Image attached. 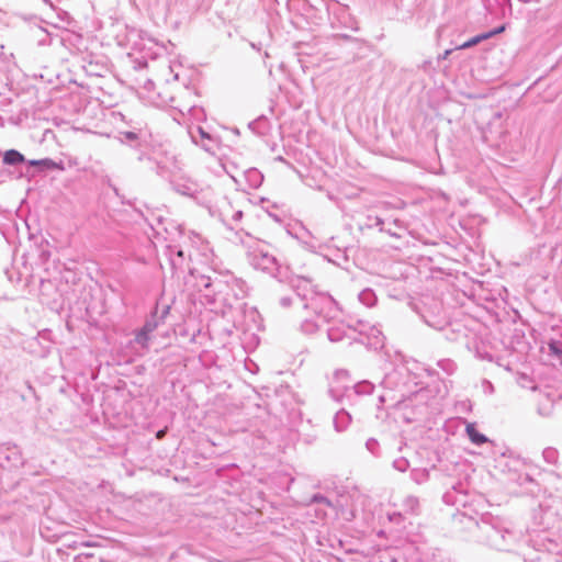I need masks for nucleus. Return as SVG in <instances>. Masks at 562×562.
I'll return each mask as SVG.
<instances>
[{
    "mask_svg": "<svg viewBox=\"0 0 562 562\" xmlns=\"http://www.w3.org/2000/svg\"><path fill=\"white\" fill-rule=\"evenodd\" d=\"M367 450L372 453L374 457L380 456V445L379 441L374 438H369L366 442Z\"/></svg>",
    "mask_w": 562,
    "mask_h": 562,
    "instance_id": "33",
    "label": "nucleus"
},
{
    "mask_svg": "<svg viewBox=\"0 0 562 562\" xmlns=\"http://www.w3.org/2000/svg\"><path fill=\"white\" fill-rule=\"evenodd\" d=\"M164 434H165V431H164V430H159V431L157 432V437H158V438H161V437L164 436Z\"/></svg>",
    "mask_w": 562,
    "mask_h": 562,
    "instance_id": "48",
    "label": "nucleus"
},
{
    "mask_svg": "<svg viewBox=\"0 0 562 562\" xmlns=\"http://www.w3.org/2000/svg\"><path fill=\"white\" fill-rule=\"evenodd\" d=\"M167 249L171 268L175 271H183L187 266V252L177 245H169Z\"/></svg>",
    "mask_w": 562,
    "mask_h": 562,
    "instance_id": "15",
    "label": "nucleus"
},
{
    "mask_svg": "<svg viewBox=\"0 0 562 562\" xmlns=\"http://www.w3.org/2000/svg\"><path fill=\"white\" fill-rule=\"evenodd\" d=\"M0 48H3V45L0 43Z\"/></svg>",
    "mask_w": 562,
    "mask_h": 562,
    "instance_id": "51",
    "label": "nucleus"
},
{
    "mask_svg": "<svg viewBox=\"0 0 562 562\" xmlns=\"http://www.w3.org/2000/svg\"><path fill=\"white\" fill-rule=\"evenodd\" d=\"M312 502H313V503H322V504H325V505H327V506H331L330 501H329L326 496H324V495H322V494H315V495L312 497Z\"/></svg>",
    "mask_w": 562,
    "mask_h": 562,
    "instance_id": "40",
    "label": "nucleus"
},
{
    "mask_svg": "<svg viewBox=\"0 0 562 562\" xmlns=\"http://www.w3.org/2000/svg\"><path fill=\"white\" fill-rule=\"evenodd\" d=\"M465 432L469 436L472 443L481 446L488 441L487 437L477 431L475 424L468 423L465 427Z\"/></svg>",
    "mask_w": 562,
    "mask_h": 562,
    "instance_id": "22",
    "label": "nucleus"
},
{
    "mask_svg": "<svg viewBox=\"0 0 562 562\" xmlns=\"http://www.w3.org/2000/svg\"><path fill=\"white\" fill-rule=\"evenodd\" d=\"M295 296L304 310L311 312V316H306L301 324V329L305 334L316 333L339 313L336 302L327 293L310 289L304 293L297 292Z\"/></svg>",
    "mask_w": 562,
    "mask_h": 562,
    "instance_id": "1",
    "label": "nucleus"
},
{
    "mask_svg": "<svg viewBox=\"0 0 562 562\" xmlns=\"http://www.w3.org/2000/svg\"><path fill=\"white\" fill-rule=\"evenodd\" d=\"M139 161H146L149 170L154 171L157 176L166 178L169 176L168 168L162 164L161 150L149 149L148 151L138 155Z\"/></svg>",
    "mask_w": 562,
    "mask_h": 562,
    "instance_id": "9",
    "label": "nucleus"
},
{
    "mask_svg": "<svg viewBox=\"0 0 562 562\" xmlns=\"http://www.w3.org/2000/svg\"><path fill=\"white\" fill-rule=\"evenodd\" d=\"M351 415L345 408L339 409L334 416V427L340 432L348 428L351 423Z\"/></svg>",
    "mask_w": 562,
    "mask_h": 562,
    "instance_id": "18",
    "label": "nucleus"
},
{
    "mask_svg": "<svg viewBox=\"0 0 562 562\" xmlns=\"http://www.w3.org/2000/svg\"><path fill=\"white\" fill-rule=\"evenodd\" d=\"M476 525L482 541L498 551H512L522 539V535L510 528L507 521L491 514H482Z\"/></svg>",
    "mask_w": 562,
    "mask_h": 562,
    "instance_id": "4",
    "label": "nucleus"
},
{
    "mask_svg": "<svg viewBox=\"0 0 562 562\" xmlns=\"http://www.w3.org/2000/svg\"><path fill=\"white\" fill-rule=\"evenodd\" d=\"M428 391L425 389H419L418 391L413 393V398H408L411 402L414 400L417 403L424 402L428 397Z\"/></svg>",
    "mask_w": 562,
    "mask_h": 562,
    "instance_id": "36",
    "label": "nucleus"
},
{
    "mask_svg": "<svg viewBox=\"0 0 562 562\" xmlns=\"http://www.w3.org/2000/svg\"><path fill=\"white\" fill-rule=\"evenodd\" d=\"M184 111H187L188 113H190L193 116H198V114L202 112V109L196 108V106H187L183 109H179V112L181 115L184 114Z\"/></svg>",
    "mask_w": 562,
    "mask_h": 562,
    "instance_id": "39",
    "label": "nucleus"
},
{
    "mask_svg": "<svg viewBox=\"0 0 562 562\" xmlns=\"http://www.w3.org/2000/svg\"><path fill=\"white\" fill-rule=\"evenodd\" d=\"M402 507L406 513L417 514L419 509V499L414 495H408L403 499Z\"/></svg>",
    "mask_w": 562,
    "mask_h": 562,
    "instance_id": "27",
    "label": "nucleus"
},
{
    "mask_svg": "<svg viewBox=\"0 0 562 562\" xmlns=\"http://www.w3.org/2000/svg\"><path fill=\"white\" fill-rule=\"evenodd\" d=\"M196 286L203 292V297L209 304H213L217 300L227 303L228 296L241 300L248 292L246 282L231 272L220 273L214 271L209 276L201 274L196 279Z\"/></svg>",
    "mask_w": 562,
    "mask_h": 562,
    "instance_id": "2",
    "label": "nucleus"
},
{
    "mask_svg": "<svg viewBox=\"0 0 562 562\" xmlns=\"http://www.w3.org/2000/svg\"><path fill=\"white\" fill-rule=\"evenodd\" d=\"M347 378L348 372L346 370H338L335 372L334 380L329 389V394L335 401L355 405L361 397L372 394L374 385L370 381L363 380L352 386L342 385L341 382Z\"/></svg>",
    "mask_w": 562,
    "mask_h": 562,
    "instance_id": "5",
    "label": "nucleus"
},
{
    "mask_svg": "<svg viewBox=\"0 0 562 562\" xmlns=\"http://www.w3.org/2000/svg\"><path fill=\"white\" fill-rule=\"evenodd\" d=\"M538 526L544 530L558 528L562 521V499L559 497L546 498L533 513Z\"/></svg>",
    "mask_w": 562,
    "mask_h": 562,
    "instance_id": "8",
    "label": "nucleus"
},
{
    "mask_svg": "<svg viewBox=\"0 0 562 562\" xmlns=\"http://www.w3.org/2000/svg\"><path fill=\"white\" fill-rule=\"evenodd\" d=\"M241 217H243V212L241 211H236V212H234V214L232 216V220L234 222H238V221L241 220Z\"/></svg>",
    "mask_w": 562,
    "mask_h": 562,
    "instance_id": "42",
    "label": "nucleus"
},
{
    "mask_svg": "<svg viewBox=\"0 0 562 562\" xmlns=\"http://www.w3.org/2000/svg\"><path fill=\"white\" fill-rule=\"evenodd\" d=\"M550 353L557 357L562 362V338H551L548 342Z\"/></svg>",
    "mask_w": 562,
    "mask_h": 562,
    "instance_id": "30",
    "label": "nucleus"
},
{
    "mask_svg": "<svg viewBox=\"0 0 562 562\" xmlns=\"http://www.w3.org/2000/svg\"><path fill=\"white\" fill-rule=\"evenodd\" d=\"M404 231L405 227L402 226L398 220H394L392 223H387V226L383 225V227H380V232H385L390 236L396 238H401L403 236Z\"/></svg>",
    "mask_w": 562,
    "mask_h": 562,
    "instance_id": "23",
    "label": "nucleus"
},
{
    "mask_svg": "<svg viewBox=\"0 0 562 562\" xmlns=\"http://www.w3.org/2000/svg\"><path fill=\"white\" fill-rule=\"evenodd\" d=\"M159 307L156 306L155 311L150 314L149 317L145 321V324L143 325V328L149 333H154L158 326L164 323L166 316L169 313V306H164L160 315H158Z\"/></svg>",
    "mask_w": 562,
    "mask_h": 562,
    "instance_id": "16",
    "label": "nucleus"
},
{
    "mask_svg": "<svg viewBox=\"0 0 562 562\" xmlns=\"http://www.w3.org/2000/svg\"><path fill=\"white\" fill-rule=\"evenodd\" d=\"M411 477L413 481H415L416 483L420 484L423 482H425L428 477V472L426 470H418V469H414L412 472H411Z\"/></svg>",
    "mask_w": 562,
    "mask_h": 562,
    "instance_id": "34",
    "label": "nucleus"
},
{
    "mask_svg": "<svg viewBox=\"0 0 562 562\" xmlns=\"http://www.w3.org/2000/svg\"><path fill=\"white\" fill-rule=\"evenodd\" d=\"M117 139L125 145H128L133 148L139 149V154L148 151L150 148L146 140V134L142 131H123L119 132Z\"/></svg>",
    "mask_w": 562,
    "mask_h": 562,
    "instance_id": "11",
    "label": "nucleus"
},
{
    "mask_svg": "<svg viewBox=\"0 0 562 562\" xmlns=\"http://www.w3.org/2000/svg\"><path fill=\"white\" fill-rule=\"evenodd\" d=\"M542 457L547 463L555 464L559 459V453H558L557 449H554L552 447H548L543 450Z\"/></svg>",
    "mask_w": 562,
    "mask_h": 562,
    "instance_id": "32",
    "label": "nucleus"
},
{
    "mask_svg": "<svg viewBox=\"0 0 562 562\" xmlns=\"http://www.w3.org/2000/svg\"><path fill=\"white\" fill-rule=\"evenodd\" d=\"M293 302V297L292 296H282L280 299V305L282 307H289Z\"/></svg>",
    "mask_w": 562,
    "mask_h": 562,
    "instance_id": "41",
    "label": "nucleus"
},
{
    "mask_svg": "<svg viewBox=\"0 0 562 562\" xmlns=\"http://www.w3.org/2000/svg\"><path fill=\"white\" fill-rule=\"evenodd\" d=\"M327 10L341 26L353 31L358 30L357 21L349 14L346 5L335 2L328 5Z\"/></svg>",
    "mask_w": 562,
    "mask_h": 562,
    "instance_id": "13",
    "label": "nucleus"
},
{
    "mask_svg": "<svg viewBox=\"0 0 562 562\" xmlns=\"http://www.w3.org/2000/svg\"><path fill=\"white\" fill-rule=\"evenodd\" d=\"M24 160V156L15 149H9L3 155V162L9 166H16L22 164Z\"/></svg>",
    "mask_w": 562,
    "mask_h": 562,
    "instance_id": "24",
    "label": "nucleus"
},
{
    "mask_svg": "<svg viewBox=\"0 0 562 562\" xmlns=\"http://www.w3.org/2000/svg\"><path fill=\"white\" fill-rule=\"evenodd\" d=\"M442 499L447 505L467 507L468 496L464 485L462 483L453 485L451 490L443 494Z\"/></svg>",
    "mask_w": 562,
    "mask_h": 562,
    "instance_id": "14",
    "label": "nucleus"
},
{
    "mask_svg": "<svg viewBox=\"0 0 562 562\" xmlns=\"http://www.w3.org/2000/svg\"><path fill=\"white\" fill-rule=\"evenodd\" d=\"M446 337L451 340L464 345L471 349L474 342V335L462 324L454 323L446 330Z\"/></svg>",
    "mask_w": 562,
    "mask_h": 562,
    "instance_id": "10",
    "label": "nucleus"
},
{
    "mask_svg": "<svg viewBox=\"0 0 562 562\" xmlns=\"http://www.w3.org/2000/svg\"><path fill=\"white\" fill-rule=\"evenodd\" d=\"M190 135L195 144H201L205 149H209L207 145L202 142L204 139L211 140V136L201 126H196L194 130H191Z\"/></svg>",
    "mask_w": 562,
    "mask_h": 562,
    "instance_id": "26",
    "label": "nucleus"
},
{
    "mask_svg": "<svg viewBox=\"0 0 562 562\" xmlns=\"http://www.w3.org/2000/svg\"><path fill=\"white\" fill-rule=\"evenodd\" d=\"M244 176L251 189H258L262 184L263 175L256 168H249Z\"/></svg>",
    "mask_w": 562,
    "mask_h": 562,
    "instance_id": "21",
    "label": "nucleus"
},
{
    "mask_svg": "<svg viewBox=\"0 0 562 562\" xmlns=\"http://www.w3.org/2000/svg\"><path fill=\"white\" fill-rule=\"evenodd\" d=\"M151 333L145 330L143 327L139 328L134 338V342L138 345L143 350H147L149 348Z\"/></svg>",
    "mask_w": 562,
    "mask_h": 562,
    "instance_id": "25",
    "label": "nucleus"
},
{
    "mask_svg": "<svg viewBox=\"0 0 562 562\" xmlns=\"http://www.w3.org/2000/svg\"><path fill=\"white\" fill-rule=\"evenodd\" d=\"M359 301L368 306V307H371L375 304L376 302V295L374 293L373 290L371 289H364L362 290L360 293H359Z\"/></svg>",
    "mask_w": 562,
    "mask_h": 562,
    "instance_id": "29",
    "label": "nucleus"
},
{
    "mask_svg": "<svg viewBox=\"0 0 562 562\" xmlns=\"http://www.w3.org/2000/svg\"><path fill=\"white\" fill-rule=\"evenodd\" d=\"M502 31H504V26L494 29V30H492L490 32H486V33L479 34L476 36H473L469 41L462 43L457 48L458 49H467V48L473 47V46L477 45L479 43H481V42H483V41H485L487 38H491L492 36L501 33Z\"/></svg>",
    "mask_w": 562,
    "mask_h": 562,
    "instance_id": "17",
    "label": "nucleus"
},
{
    "mask_svg": "<svg viewBox=\"0 0 562 562\" xmlns=\"http://www.w3.org/2000/svg\"><path fill=\"white\" fill-rule=\"evenodd\" d=\"M402 376L401 370H393L385 374L384 379L381 382L383 389L393 391L400 390L398 379Z\"/></svg>",
    "mask_w": 562,
    "mask_h": 562,
    "instance_id": "20",
    "label": "nucleus"
},
{
    "mask_svg": "<svg viewBox=\"0 0 562 562\" xmlns=\"http://www.w3.org/2000/svg\"><path fill=\"white\" fill-rule=\"evenodd\" d=\"M528 552H521L528 562H562V541L549 533L538 535Z\"/></svg>",
    "mask_w": 562,
    "mask_h": 562,
    "instance_id": "7",
    "label": "nucleus"
},
{
    "mask_svg": "<svg viewBox=\"0 0 562 562\" xmlns=\"http://www.w3.org/2000/svg\"><path fill=\"white\" fill-rule=\"evenodd\" d=\"M383 225H386V222L382 217L372 215H368L364 223L366 228H378L379 231Z\"/></svg>",
    "mask_w": 562,
    "mask_h": 562,
    "instance_id": "31",
    "label": "nucleus"
},
{
    "mask_svg": "<svg viewBox=\"0 0 562 562\" xmlns=\"http://www.w3.org/2000/svg\"><path fill=\"white\" fill-rule=\"evenodd\" d=\"M265 57L266 58L270 57L268 52H265Z\"/></svg>",
    "mask_w": 562,
    "mask_h": 562,
    "instance_id": "50",
    "label": "nucleus"
},
{
    "mask_svg": "<svg viewBox=\"0 0 562 562\" xmlns=\"http://www.w3.org/2000/svg\"><path fill=\"white\" fill-rule=\"evenodd\" d=\"M402 387H405V384H402V386L400 385V390L397 389V391L401 392V398L405 402V393L402 391Z\"/></svg>",
    "mask_w": 562,
    "mask_h": 562,
    "instance_id": "45",
    "label": "nucleus"
},
{
    "mask_svg": "<svg viewBox=\"0 0 562 562\" xmlns=\"http://www.w3.org/2000/svg\"><path fill=\"white\" fill-rule=\"evenodd\" d=\"M438 366L442 370H445L447 373H452L454 371V368H456L454 363L451 360H449V359L440 360L438 362Z\"/></svg>",
    "mask_w": 562,
    "mask_h": 562,
    "instance_id": "37",
    "label": "nucleus"
},
{
    "mask_svg": "<svg viewBox=\"0 0 562 562\" xmlns=\"http://www.w3.org/2000/svg\"><path fill=\"white\" fill-rule=\"evenodd\" d=\"M327 325V336L333 342L344 339L359 341L370 348L380 349L384 346V335L376 326H371L362 321H357L355 325L347 324L344 321L333 318Z\"/></svg>",
    "mask_w": 562,
    "mask_h": 562,
    "instance_id": "3",
    "label": "nucleus"
},
{
    "mask_svg": "<svg viewBox=\"0 0 562 562\" xmlns=\"http://www.w3.org/2000/svg\"><path fill=\"white\" fill-rule=\"evenodd\" d=\"M247 258L255 269L261 270L280 281L286 278V268L280 265L270 245L255 243L248 247Z\"/></svg>",
    "mask_w": 562,
    "mask_h": 562,
    "instance_id": "6",
    "label": "nucleus"
},
{
    "mask_svg": "<svg viewBox=\"0 0 562 562\" xmlns=\"http://www.w3.org/2000/svg\"><path fill=\"white\" fill-rule=\"evenodd\" d=\"M169 69H170V71H171V72H173V74H175V76H173L175 80H178V79H179V74L175 71L173 66H171V65H170V66H169Z\"/></svg>",
    "mask_w": 562,
    "mask_h": 562,
    "instance_id": "44",
    "label": "nucleus"
},
{
    "mask_svg": "<svg viewBox=\"0 0 562 562\" xmlns=\"http://www.w3.org/2000/svg\"><path fill=\"white\" fill-rule=\"evenodd\" d=\"M30 165L41 167L43 170L63 169V167L59 164L49 158L31 160Z\"/></svg>",
    "mask_w": 562,
    "mask_h": 562,
    "instance_id": "28",
    "label": "nucleus"
},
{
    "mask_svg": "<svg viewBox=\"0 0 562 562\" xmlns=\"http://www.w3.org/2000/svg\"><path fill=\"white\" fill-rule=\"evenodd\" d=\"M248 127L256 135L263 136L269 132V128H270L269 120L266 116L261 115L258 119L251 121L248 124Z\"/></svg>",
    "mask_w": 562,
    "mask_h": 562,
    "instance_id": "19",
    "label": "nucleus"
},
{
    "mask_svg": "<svg viewBox=\"0 0 562 562\" xmlns=\"http://www.w3.org/2000/svg\"><path fill=\"white\" fill-rule=\"evenodd\" d=\"M409 467V462L406 458L401 457L393 461V468L400 472H405Z\"/></svg>",
    "mask_w": 562,
    "mask_h": 562,
    "instance_id": "35",
    "label": "nucleus"
},
{
    "mask_svg": "<svg viewBox=\"0 0 562 562\" xmlns=\"http://www.w3.org/2000/svg\"><path fill=\"white\" fill-rule=\"evenodd\" d=\"M172 189L184 196L196 198L201 192V187L198 182L188 177H178L170 180Z\"/></svg>",
    "mask_w": 562,
    "mask_h": 562,
    "instance_id": "12",
    "label": "nucleus"
},
{
    "mask_svg": "<svg viewBox=\"0 0 562 562\" xmlns=\"http://www.w3.org/2000/svg\"><path fill=\"white\" fill-rule=\"evenodd\" d=\"M508 1H509V0H495V2H496L497 4H503V3L508 2Z\"/></svg>",
    "mask_w": 562,
    "mask_h": 562,
    "instance_id": "46",
    "label": "nucleus"
},
{
    "mask_svg": "<svg viewBox=\"0 0 562 562\" xmlns=\"http://www.w3.org/2000/svg\"><path fill=\"white\" fill-rule=\"evenodd\" d=\"M387 401H396V402H401L402 400H396L395 397H391L389 396L387 393H382L378 396V404H376V408L378 409H381L383 404L386 403Z\"/></svg>",
    "mask_w": 562,
    "mask_h": 562,
    "instance_id": "38",
    "label": "nucleus"
},
{
    "mask_svg": "<svg viewBox=\"0 0 562 562\" xmlns=\"http://www.w3.org/2000/svg\"><path fill=\"white\" fill-rule=\"evenodd\" d=\"M451 53V49H447L443 54V58H447L449 56V54Z\"/></svg>",
    "mask_w": 562,
    "mask_h": 562,
    "instance_id": "47",
    "label": "nucleus"
},
{
    "mask_svg": "<svg viewBox=\"0 0 562 562\" xmlns=\"http://www.w3.org/2000/svg\"><path fill=\"white\" fill-rule=\"evenodd\" d=\"M486 9L491 10L492 3L487 0V3L485 4Z\"/></svg>",
    "mask_w": 562,
    "mask_h": 562,
    "instance_id": "49",
    "label": "nucleus"
},
{
    "mask_svg": "<svg viewBox=\"0 0 562 562\" xmlns=\"http://www.w3.org/2000/svg\"><path fill=\"white\" fill-rule=\"evenodd\" d=\"M250 46H251L254 49L258 50V52L261 49V44H260V43H258V44H257V43L251 42V43H250Z\"/></svg>",
    "mask_w": 562,
    "mask_h": 562,
    "instance_id": "43",
    "label": "nucleus"
}]
</instances>
